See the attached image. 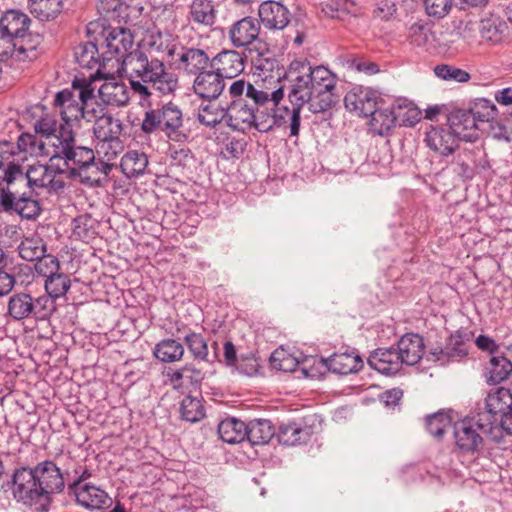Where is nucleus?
<instances>
[{"instance_id": "nucleus-63", "label": "nucleus", "mask_w": 512, "mask_h": 512, "mask_svg": "<svg viewBox=\"0 0 512 512\" xmlns=\"http://www.w3.org/2000/svg\"><path fill=\"white\" fill-rule=\"evenodd\" d=\"M14 38L0 30V60L5 61L9 57L14 59Z\"/></svg>"}, {"instance_id": "nucleus-61", "label": "nucleus", "mask_w": 512, "mask_h": 512, "mask_svg": "<svg viewBox=\"0 0 512 512\" xmlns=\"http://www.w3.org/2000/svg\"><path fill=\"white\" fill-rule=\"evenodd\" d=\"M141 129L146 134H151L159 129L163 131L159 109H150L145 112Z\"/></svg>"}, {"instance_id": "nucleus-32", "label": "nucleus", "mask_w": 512, "mask_h": 512, "mask_svg": "<svg viewBox=\"0 0 512 512\" xmlns=\"http://www.w3.org/2000/svg\"><path fill=\"white\" fill-rule=\"evenodd\" d=\"M98 92L101 100L111 106H125L130 99L129 89L123 82L106 81Z\"/></svg>"}, {"instance_id": "nucleus-14", "label": "nucleus", "mask_w": 512, "mask_h": 512, "mask_svg": "<svg viewBox=\"0 0 512 512\" xmlns=\"http://www.w3.org/2000/svg\"><path fill=\"white\" fill-rule=\"evenodd\" d=\"M313 363L339 375L357 373L363 367V360L355 351L336 352L328 358H314Z\"/></svg>"}, {"instance_id": "nucleus-5", "label": "nucleus", "mask_w": 512, "mask_h": 512, "mask_svg": "<svg viewBox=\"0 0 512 512\" xmlns=\"http://www.w3.org/2000/svg\"><path fill=\"white\" fill-rule=\"evenodd\" d=\"M95 87L86 78H75L71 89L59 91L53 105L58 110L66 126L72 128V123L81 119L92 122L96 118Z\"/></svg>"}, {"instance_id": "nucleus-58", "label": "nucleus", "mask_w": 512, "mask_h": 512, "mask_svg": "<svg viewBox=\"0 0 512 512\" xmlns=\"http://www.w3.org/2000/svg\"><path fill=\"white\" fill-rule=\"evenodd\" d=\"M423 3L426 13L438 19L445 17L452 7V0H423Z\"/></svg>"}, {"instance_id": "nucleus-59", "label": "nucleus", "mask_w": 512, "mask_h": 512, "mask_svg": "<svg viewBox=\"0 0 512 512\" xmlns=\"http://www.w3.org/2000/svg\"><path fill=\"white\" fill-rule=\"evenodd\" d=\"M122 8L121 0H99L97 3L98 13L107 19L118 18Z\"/></svg>"}, {"instance_id": "nucleus-3", "label": "nucleus", "mask_w": 512, "mask_h": 512, "mask_svg": "<svg viewBox=\"0 0 512 512\" xmlns=\"http://www.w3.org/2000/svg\"><path fill=\"white\" fill-rule=\"evenodd\" d=\"M53 138V148L46 156L52 159L64 160V168L68 177H78L80 181L89 186H100L108 178L115 167L102 159H96L94 151L84 146L75 145V137L72 128L62 129L61 136Z\"/></svg>"}, {"instance_id": "nucleus-44", "label": "nucleus", "mask_w": 512, "mask_h": 512, "mask_svg": "<svg viewBox=\"0 0 512 512\" xmlns=\"http://www.w3.org/2000/svg\"><path fill=\"white\" fill-rule=\"evenodd\" d=\"M512 373V362L504 356H493L487 368V382L499 384Z\"/></svg>"}, {"instance_id": "nucleus-19", "label": "nucleus", "mask_w": 512, "mask_h": 512, "mask_svg": "<svg viewBox=\"0 0 512 512\" xmlns=\"http://www.w3.org/2000/svg\"><path fill=\"white\" fill-rule=\"evenodd\" d=\"M211 68L225 79H233L245 69V56L232 49H224L211 58Z\"/></svg>"}, {"instance_id": "nucleus-51", "label": "nucleus", "mask_w": 512, "mask_h": 512, "mask_svg": "<svg viewBox=\"0 0 512 512\" xmlns=\"http://www.w3.org/2000/svg\"><path fill=\"white\" fill-rule=\"evenodd\" d=\"M467 111L471 113L473 120L476 122L478 128L492 120L496 114V108L494 104L486 99H479Z\"/></svg>"}, {"instance_id": "nucleus-48", "label": "nucleus", "mask_w": 512, "mask_h": 512, "mask_svg": "<svg viewBox=\"0 0 512 512\" xmlns=\"http://www.w3.org/2000/svg\"><path fill=\"white\" fill-rule=\"evenodd\" d=\"M181 418L187 422L195 423L205 417V409L201 399L185 396L180 405Z\"/></svg>"}, {"instance_id": "nucleus-11", "label": "nucleus", "mask_w": 512, "mask_h": 512, "mask_svg": "<svg viewBox=\"0 0 512 512\" xmlns=\"http://www.w3.org/2000/svg\"><path fill=\"white\" fill-rule=\"evenodd\" d=\"M488 428L491 429L490 425L482 423L481 419L475 422L468 419L457 422L454 426L456 446L464 453L477 452L483 444L479 430L486 432Z\"/></svg>"}, {"instance_id": "nucleus-21", "label": "nucleus", "mask_w": 512, "mask_h": 512, "mask_svg": "<svg viewBox=\"0 0 512 512\" xmlns=\"http://www.w3.org/2000/svg\"><path fill=\"white\" fill-rule=\"evenodd\" d=\"M510 33V26L500 15L489 13L479 22L480 37L487 43L501 44L509 38Z\"/></svg>"}, {"instance_id": "nucleus-26", "label": "nucleus", "mask_w": 512, "mask_h": 512, "mask_svg": "<svg viewBox=\"0 0 512 512\" xmlns=\"http://www.w3.org/2000/svg\"><path fill=\"white\" fill-rule=\"evenodd\" d=\"M14 59L19 62L34 61L41 53L42 37L29 30L14 39Z\"/></svg>"}, {"instance_id": "nucleus-4", "label": "nucleus", "mask_w": 512, "mask_h": 512, "mask_svg": "<svg viewBox=\"0 0 512 512\" xmlns=\"http://www.w3.org/2000/svg\"><path fill=\"white\" fill-rule=\"evenodd\" d=\"M13 495L31 505L41 497L60 493L65 488L64 473L52 460L39 462L35 467H21L12 477Z\"/></svg>"}, {"instance_id": "nucleus-9", "label": "nucleus", "mask_w": 512, "mask_h": 512, "mask_svg": "<svg viewBox=\"0 0 512 512\" xmlns=\"http://www.w3.org/2000/svg\"><path fill=\"white\" fill-rule=\"evenodd\" d=\"M52 312L53 302L45 295L33 298L29 293L18 292L10 296L7 303V314L15 321H45Z\"/></svg>"}, {"instance_id": "nucleus-1", "label": "nucleus", "mask_w": 512, "mask_h": 512, "mask_svg": "<svg viewBox=\"0 0 512 512\" xmlns=\"http://www.w3.org/2000/svg\"><path fill=\"white\" fill-rule=\"evenodd\" d=\"M228 95L231 102L225 110V119L233 130L245 132L253 128L263 133L275 126L268 106H276L284 98L282 86L272 90L263 88L258 82L251 84L238 79L228 87Z\"/></svg>"}, {"instance_id": "nucleus-50", "label": "nucleus", "mask_w": 512, "mask_h": 512, "mask_svg": "<svg viewBox=\"0 0 512 512\" xmlns=\"http://www.w3.org/2000/svg\"><path fill=\"white\" fill-rule=\"evenodd\" d=\"M12 211L19 214L22 218L33 219L39 215L41 208L37 200L24 194L21 196L15 194Z\"/></svg>"}, {"instance_id": "nucleus-8", "label": "nucleus", "mask_w": 512, "mask_h": 512, "mask_svg": "<svg viewBox=\"0 0 512 512\" xmlns=\"http://www.w3.org/2000/svg\"><path fill=\"white\" fill-rule=\"evenodd\" d=\"M54 137L48 141L37 139L34 135L23 133L18 137L17 143H0V171L4 174L23 166L27 155L36 157H47L46 153L51 152Z\"/></svg>"}, {"instance_id": "nucleus-25", "label": "nucleus", "mask_w": 512, "mask_h": 512, "mask_svg": "<svg viewBox=\"0 0 512 512\" xmlns=\"http://www.w3.org/2000/svg\"><path fill=\"white\" fill-rule=\"evenodd\" d=\"M369 366L387 376L398 373L403 362L394 348H379L372 352L368 358Z\"/></svg>"}, {"instance_id": "nucleus-64", "label": "nucleus", "mask_w": 512, "mask_h": 512, "mask_svg": "<svg viewBox=\"0 0 512 512\" xmlns=\"http://www.w3.org/2000/svg\"><path fill=\"white\" fill-rule=\"evenodd\" d=\"M396 12V5L394 2L389 0H381L377 3L376 8L373 11L375 18L380 20L389 19Z\"/></svg>"}, {"instance_id": "nucleus-56", "label": "nucleus", "mask_w": 512, "mask_h": 512, "mask_svg": "<svg viewBox=\"0 0 512 512\" xmlns=\"http://www.w3.org/2000/svg\"><path fill=\"white\" fill-rule=\"evenodd\" d=\"M184 341L193 357L198 360H207L208 347L201 334L192 332L185 336Z\"/></svg>"}, {"instance_id": "nucleus-38", "label": "nucleus", "mask_w": 512, "mask_h": 512, "mask_svg": "<svg viewBox=\"0 0 512 512\" xmlns=\"http://www.w3.org/2000/svg\"><path fill=\"white\" fill-rule=\"evenodd\" d=\"M275 435L280 444L294 446L306 443L310 437V431L307 428H302L299 424L292 422L281 425Z\"/></svg>"}, {"instance_id": "nucleus-36", "label": "nucleus", "mask_w": 512, "mask_h": 512, "mask_svg": "<svg viewBox=\"0 0 512 512\" xmlns=\"http://www.w3.org/2000/svg\"><path fill=\"white\" fill-rule=\"evenodd\" d=\"M220 438L228 444H236L246 439V424L236 418H226L218 425Z\"/></svg>"}, {"instance_id": "nucleus-7", "label": "nucleus", "mask_w": 512, "mask_h": 512, "mask_svg": "<svg viewBox=\"0 0 512 512\" xmlns=\"http://www.w3.org/2000/svg\"><path fill=\"white\" fill-rule=\"evenodd\" d=\"M50 159L49 164H34L26 171L20 166L12 171L6 172L5 184L13 185L18 182L28 185L32 189H45L48 193H58L63 190L68 179V173Z\"/></svg>"}, {"instance_id": "nucleus-28", "label": "nucleus", "mask_w": 512, "mask_h": 512, "mask_svg": "<svg viewBox=\"0 0 512 512\" xmlns=\"http://www.w3.org/2000/svg\"><path fill=\"white\" fill-rule=\"evenodd\" d=\"M450 128L458 140L475 141L479 137L480 128L467 110H457L450 117Z\"/></svg>"}, {"instance_id": "nucleus-10", "label": "nucleus", "mask_w": 512, "mask_h": 512, "mask_svg": "<svg viewBox=\"0 0 512 512\" xmlns=\"http://www.w3.org/2000/svg\"><path fill=\"white\" fill-rule=\"evenodd\" d=\"M133 43V35L128 29L118 27L107 31L100 46L101 51H103L104 62L109 64L115 60L119 64L129 54Z\"/></svg>"}, {"instance_id": "nucleus-37", "label": "nucleus", "mask_w": 512, "mask_h": 512, "mask_svg": "<svg viewBox=\"0 0 512 512\" xmlns=\"http://www.w3.org/2000/svg\"><path fill=\"white\" fill-rule=\"evenodd\" d=\"M148 166V157L138 150L127 151L121 158L120 168L128 177L143 175Z\"/></svg>"}, {"instance_id": "nucleus-54", "label": "nucleus", "mask_w": 512, "mask_h": 512, "mask_svg": "<svg viewBox=\"0 0 512 512\" xmlns=\"http://www.w3.org/2000/svg\"><path fill=\"white\" fill-rule=\"evenodd\" d=\"M270 363L283 372H293L298 366V360L285 349H276L270 356Z\"/></svg>"}, {"instance_id": "nucleus-24", "label": "nucleus", "mask_w": 512, "mask_h": 512, "mask_svg": "<svg viewBox=\"0 0 512 512\" xmlns=\"http://www.w3.org/2000/svg\"><path fill=\"white\" fill-rule=\"evenodd\" d=\"M471 335L463 330L451 334L445 348L435 349L431 352L435 360H460L468 354V342Z\"/></svg>"}, {"instance_id": "nucleus-33", "label": "nucleus", "mask_w": 512, "mask_h": 512, "mask_svg": "<svg viewBox=\"0 0 512 512\" xmlns=\"http://www.w3.org/2000/svg\"><path fill=\"white\" fill-rule=\"evenodd\" d=\"M145 43L152 51L165 53L171 60L180 45L177 36L161 31L151 32Z\"/></svg>"}, {"instance_id": "nucleus-47", "label": "nucleus", "mask_w": 512, "mask_h": 512, "mask_svg": "<svg viewBox=\"0 0 512 512\" xmlns=\"http://www.w3.org/2000/svg\"><path fill=\"white\" fill-rule=\"evenodd\" d=\"M46 244L39 236L26 237L18 246V252L22 259L35 261L46 253Z\"/></svg>"}, {"instance_id": "nucleus-39", "label": "nucleus", "mask_w": 512, "mask_h": 512, "mask_svg": "<svg viewBox=\"0 0 512 512\" xmlns=\"http://www.w3.org/2000/svg\"><path fill=\"white\" fill-rule=\"evenodd\" d=\"M395 123L401 126L412 127L421 119V111L407 99H399L392 106Z\"/></svg>"}, {"instance_id": "nucleus-62", "label": "nucleus", "mask_w": 512, "mask_h": 512, "mask_svg": "<svg viewBox=\"0 0 512 512\" xmlns=\"http://www.w3.org/2000/svg\"><path fill=\"white\" fill-rule=\"evenodd\" d=\"M354 3L351 0H327L323 3L322 11L329 17H336L337 12L349 11Z\"/></svg>"}, {"instance_id": "nucleus-13", "label": "nucleus", "mask_w": 512, "mask_h": 512, "mask_svg": "<svg viewBox=\"0 0 512 512\" xmlns=\"http://www.w3.org/2000/svg\"><path fill=\"white\" fill-rule=\"evenodd\" d=\"M424 142L440 157L453 155L459 148V140L450 127L431 126L425 133Z\"/></svg>"}, {"instance_id": "nucleus-52", "label": "nucleus", "mask_w": 512, "mask_h": 512, "mask_svg": "<svg viewBox=\"0 0 512 512\" xmlns=\"http://www.w3.org/2000/svg\"><path fill=\"white\" fill-rule=\"evenodd\" d=\"M226 108L219 105L209 103L201 106L198 111V120L201 124L214 127L219 124L226 117Z\"/></svg>"}, {"instance_id": "nucleus-53", "label": "nucleus", "mask_w": 512, "mask_h": 512, "mask_svg": "<svg viewBox=\"0 0 512 512\" xmlns=\"http://www.w3.org/2000/svg\"><path fill=\"white\" fill-rule=\"evenodd\" d=\"M451 422L452 420L447 413L439 411L427 416L426 427L432 436L441 438L451 426Z\"/></svg>"}, {"instance_id": "nucleus-23", "label": "nucleus", "mask_w": 512, "mask_h": 512, "mask_svg": "<svg viewBox=\"0 0 512 512\" xmlns=\"http://www.w3.org/2000/svg\"><path fill=\"white\" fill-rule=\"evenodd\" d=\"M95 121L93 132L95 137L99 141H110L113 144L114 149L120 148V136L123 132V123L119 118H115L111 114H103L97 116L93 120Z\"/></svg>"}, {"instance_id": "nucleus-29", "label": "nucleus", "mask_w": 512, "mask_h": 512, "mask_svg": "<svg viewBox=\"0 0 512 512\" xmlns=\"http://www.w3.org/2000/svg\"><path fill=\"white\" fill-rule=\"evenodd\" d=\"M424 340L423 338L414 333H407L403 335L397 343V353L406 365L417 364L424 354Z\"/></svg>"}, {"instance_id": "nucleus-42", "label": "nucleus", "mask_w": 512, "mask_h": 512, "mask_svg": "<svg viewBox=\"0 0 512 512\" xmlns=\"http://www.w3.org/2000/svg\"><path fill=\"white\" fill-rule=\"evenodd\" d=\"M371 119L369 121V130L376 135L384 136L395 125V116L391 109H374L373 113H370Z\"/></svg>"}, {"instance_id": "nucleus-46", "label": "nucleus", "mask_w": 512, "mask_h": 512, "mask_svg": "<svg viewBox=\"0 0 512 512\" xmlns=\"http://www.w3.org/2000/svg\"><path fill=\"white\" fill-rule=\"evenodd\" d=\"M163 131L171 136L176 132L183 123V115L181 110L173 103H168L159 109Z\"/></svg>"}, {"instance_id": "nucleus-31", "label": "nucleus", "mask_w": 512, "mask_h": 512, "mask_svg": "<svg viewBox=\"0 0 512 512\" xmlns=\"http://www.w3.org/2000/svg\"><path fill=\"white\" fill-rule=\"evenodd\" d=\"M30 22L25 13L19 10H8L0 18V30L16 39L29 30Z\"/></svg>"}, {"instance_id": "nucleus-15", "label": "nucleus", "mask_w": 512, "mask_h": 512, "mask_svg": "<svg viewBox=\"0 0 512 512\" xmlns=\"http://www.w3.org/2000/svg\"><path fill=\"white\" fill-rule=\"evenodd\" d=\"M225 79L213 68L198 73L193 81L194 93L208 101L216 100L225 89Z\"/></svg>"}, {"instance_id": "nucleus-43", "label": "nucleus", "mask_w": 512, "mask_h": 512, "mask_svg": "<svg viewBox=\"0 0 512 512\" xmlns=\"http://www.w3.org/2000/svg\"><path fill=\"white\" fill-rule=\"evenodd\" d=\"M408 40L411 45L426 51H432L436 48L435 33L424 25H412L409 29Z\"/></svg>"}, {"instance_id": "nucleus-55", "label": "nucleus", "mask_w": 512, "mask_h": 512, "mask_svg": "<svg viewBox=\"0 0 512 512\" xmlns=\"http://www.w3.org/2000/svg\"><path fill=\"white\" fill-rule=\"evenodd\" d=\"M434 72L438 78L447 81H455L458 83L468 82L471 78L467 71L447 64L437 65L434 68Z\"/></svg>"}, {"instance_id": "nucleus-34", "label": "nucleus", "mask_w": 512, "mask_h": 512, "mask_svg": "<svg viewBox=\"0 0 512 512\" xmlns=\"http://www.w3.org/2000/svg\"><path fill=\"white\" fill-rule=\"evenodd\" d=\"M189 20L205 27L216 22V9L212 0H193L189 7Z\"/></svg>"}, {"instance_id": "nucleus-45", "label": "nucleus", "mask_w": 512, "mask_h": 512, "mask_svg": "<svg viewBox=\"0 0 512 512\" xmlns=\"http://www.w3.org/2000/svg\"><path fill=\"white\" fill-rule=\"evenodd\" d=\"M71 286L70 278L67 274L60 271L45 279L44 287L47 297L53 300L65 296Z\"/></svg>"}, {"instance_id": "nucleus-22", "label": "nucleus", "mask_w": 512, "mask_h": 512, "mask_svg": "<svg viewBox=\"0 0 512 512\" xmlns=\"http://www.w3.org/2000/svg\"><path fill=\"white\" fill-rule=\"evenodd\" d=\"M69 491L74 494L78 505L90 511L108 508L112 504V498L108 493L91 483Z\"/></svg>"}, {"instance_id": "nucleus-35", "label": "nucleus", "mask_w": 512, "mask_h": 512, "mask_svg": "<svg viewBox=\"0 0 512 512\" xmlns=\"http://www.w3.org/2000/svg\"><path fill=\"white\" fill-rule=\"evenodd\" d=\"M246 439L252 445H265L275 435V429L271 421L266 419H255L246 424Z\"/></svg>"}, {"instance_id": "nucleus-2", "label": "nucleus", "mask_w": 512, "mask_h": 512, "mask_svg": "<svg viewBox=\"0 0 512 512\" xmlns=\"http://www.w3.org/2000/svg\"><path fill=\"white\" fill-rule=\"evenodd\" d=\"M288 75V99L296 105H308L312 113L327 111L337 102V76L327 67H313L308 61L291 62Z\"/></svg>"}, {"instance_id": "nucleus-6", "label": "nucleus", "mask_w": 512, "mask_h": 512, "mask_svg": "<svg viewBox=\"0 0 512 512\" xmlns=\"http://www.w3.org/2000/svg\"><path fill=\"white\" fill-rule=\"evenodd\" d=\"M122 70L129 79H140L164 95L173 93L177 88V78L167 71L164 62L140 49L125 56Z\"/></svg>"}, {"instance_id": "nucleus-60", "label": "nucleus", "mask_w": 512, "mask_h": 512, "mask_svg": "<svg viewBox=\"0 0 512 512\" xmlns=\"http://www.w3.org/2000/svg\"><path fill=\"white\" fill-rule=\"evenodd\" d=\"M246 147V142L243 139L228 138L221 150V154L224 158H240Z\"/></svg>"}, {"instance_id": "nucleus-40", "label": "nucleus", "mask_w": 512, "mask_h": 512, "mask_svg": "<svg viewBox=\"0 0 512 512\" xmlns=\"http://www.w3.org/2000/svg\"><path fill=\"white\" fill-rule=\"evenodd\" d=\"M62 7V0H28L30 13L40 21L54 20Z\"/></svg>"}, {"instance_id": "nucleus-27", "label": "nucleus", "mask_w": 512, "mask_h": 512, "mask_svg": "<svg viewBox=\"0 0 512 512\" xmlns=\"http://www.w3.org/2000/svg\"><path fill=\"white\" fill-rule=\"evenodd\" d=\"M74 54L76 62L82 68L96 69L97 73H101L106 71L109 66L107 62H104L103 51L100 54L97 44L93 41L79 44Z\"/></svg>"}, {"instance_id": "nucleus-16", "label": "nucleus", "mask_w": 512, "mask_h": 512, "mask_svg": "<svg viewBox=\"0 0 512 512\" xmlns=\"http://www.w3.org/2000/svg\"><path fill=\"white\" fill-rule=\"evenodd\" d=\"M377 100L378 94L375 90L364 86H354L345 95L344 104L349 111L366 117L374 112Z\"/></svg>"}, {"instance_id": "nucleus-12", "label": "nucleus", "mask_w": 512, "mask_h": 512, "mask_svg": "<svg viewBox=\"0 0 512 512\" xmlns=\"http://www.w3.org/2000/svg\"><path fill=\"white\" fill-rule=\"evenodd\" d=\"M171 62L177 70L194 76L211 67V58L205 50L185 47L181 43Z\"/></svg>"}, {"instance_id": "nucleus-30", "label": "nucleus", "mask_w": 512, "mask_h": 512, "mask_svg": "<svg viewBox=\"0 0 512 512\" xmlns=\"http://www.w3.org/2000/svg\"><path fill=\"white\" fill-rule=\"evenodd\" d=\"M292 108L287 106H276L269 105V116L275 121V125H282L285 123L289 124L290 136L297 137L300 131V113L303 105H296L291 103Z\"/></svg>"}, {"instance_id": "nucleus-41", "label": "nucleus", "mask_w": 512, "mask_h": 512, "mask_svg": "<svg viewBox=\"0 0 512 512\" xmlns=\"http://www.w3.org/2000/svg\"><path fill=\"white\" fill-rule=\"evenodd\" d=\"M153 354L161 362L174 363L183 358L184 347L174 339H163L155 345Z\"/></svg>"}, {"instance_id": "nucleus-20", "label": "nucleus", "mask_w": 512, "mask_h": 512, "mask_svg": "<svg viewBox=\"0 0 512 512\" xmlns=\"http://www.w3.org/2000/svg\"><path fill=\"white\" fill-rule=\"evenodd\" d=\"M258 16L269 30H283L290 22L291 13L281 2L267 0L260 4Z\"/></svg>"}, {"instance_id": "nucleus-57", "label": "nucleus", "mask_w": 512, "mask_h": 512, "mask_svg": "<svg viewBox=\"0 0 512 512\" xmlns=\"http://www.w3.org/2000/svg\"><path fill=\"white\" fill-rule=\"evenodd\" d=\"M35 261V272L38 275L45 277V279L60 270V262L54 255L44 253V256L38 258Z\"/></svg>"}, {"instance_id": "nucleus-17", "label": "nucleus", "mask_w": 512, "mask_h": 512, "mask_svg": "<svg viewBox=\"0 0 512 512\" xmlns=\"http://www.w3.org/2000/svg\"><path fill=\"white\" fill-rule=\"evenodd\" d=\"M485 406L487 424L492 428L493 424L502 422L512 411V392L504 387L497 388L487 395Z\"/></svg>"}, {"instance_id": "nucleus-49", "label": "nucleus", "mask_w": 512, "mask_h": 512, "mask_svg": "<svg viewBox=\"0 0 512 512\" xmlns=\"http://www.w3.org/2000/svg\"><path fill=\"white\" fill-rule=\"evenodd\" d=\"M58 122L54 115L44 114L39 120L34 124V129L38 134H41L44 139L42 141L50 140V137H55L60 139L62 129L70 128L69 126L60 125L58 133L57 132Z\"/></svg>"}, {"instance_id": "nucleus-18", "label": "nucleus", "mask_w": 512, "mask_h": 512, "mask_svg": "<svg viewBox=\"0 0 512 512\" xmlns=\"http://www.w3.org/2000/svg\"><path fill=\"white\" fill-rule=\"evenodd\" d=\"M260 34L259 21L246 16L234 22L228 29V38L235 48H245L258 39Z\"/></svg>"}]
</instances>
